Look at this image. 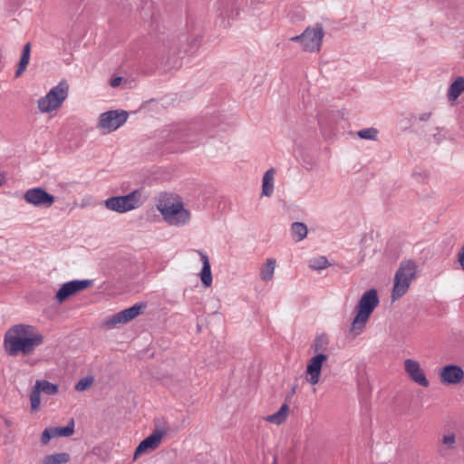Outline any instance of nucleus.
<instances>
[{"label":"nucleus","mask_w":464,"mask_h":464,"mask_svg":"<svg viewBox=\"0 0 464 464\" xmlns=\"http://www.w3.org/2000/svg\"><path fill=\"white\" fill-rule=\"evenodd\" d=\"M44 337L30 324H19L9 328L4 338V347L9 356L31 354L44 343Z\"/></svg>","instance_id":"1"},{"label":"nucleus","mask_w":464,"mask_h":464,"mask_svg":"<svg viewBox=\"0 0 464 464\" xmlns=\"http://www.w3.org/2000/svg\"><path fill=\"white\" fill-rule=\"evenodd\" d=\"M380 300L376 289L366 291L355 306L356 315L350 327V334L353 336L361 334L374 309L379 305Z\"/></svg>","instance_id":"2"},{"label":"nucleus","mask_w":464,"mask_h":464,"mask_svg":"<svg viewBox=\"0 0 464 464\" xmlns=\"http://www.w3.org/2000/svg\"><path fill=\"white\" fill-rule=\"evenodd\" d=\"M328 344L329 340L325 334L319 335L314 340L313 348L317 354L309 360L305 371L306 381L312 385L320 382L323 364L328 359V356L323 353L327 350Z\"/></svg>","instance_id":"3"},{"label":"nucleus","mask_w":464,"mask_h":464,"mask_svg":"<svg viewBox=\"0 0 464 464\" xmlns=\"http://www.w3.org/2000/svg\"><path fill=\"white\" fill-rule=\"evenodd\" d=\"M417 265L412 260H405L400 264L394 276V284L391 295L392 301L401 298L407 294L412 280L416 277Z\"/></svg>","instance_id":"4"},{"label":"nucleus","mask_w":464,"mask_h":464,"mask_svg":"<svg viewBox=\"0 0 464 464\" xmlns=\"http://www.w3.org/2000/svg\"><path fill=\"white\" fill-rule=\"evenodd\" d=\"M69 94L67 81L62 80L53 87L45 96L38 100V109L41 112L48 113L59 109Z\"/></svg>","instance_id":"5"},{"label":"nucleus","mask_w":464,"mask_h":464,"mask_svg":"<svg viewBox=\"0 0 464 464\" xmlns=\"http://www.w3.org/2000/svg\"><path fill=\"white\" fill-rule=\"evenodd\" d=\"M141 192L135 189L128 195L111 197L105 200V207L118 213H125L141 206Z\"/></svg>","instance_id":"6"},{"label":"nucleus","mask_w":464,"mask_h":464,"mask_svg":"<svg viewBox=\"0 0 464 464\" xmlns=\"http://www.w3.org/2000/svg\"><path fill=\"white\" fill-rule=\"evenodd\" d=\"M324 35L323 26L316 24L314 27H307L300 35L292 37V42L302 44L305 52H318Z\"/></svg>","instance_id":"7"},{"label":"nucleus","mask_w":464,"mask_h":464,"mask_svg":"<svg viewBox=\"0 0 464 464\" xmlns=\"http://www.w3.org/2000/svg\"><path fill=\"white\" fill-rule=\"evenodd\" d=\"M164 219L172 226H181L188 222L190 213L182 203L160 204L158 206Z\"/></svg>","instance_id":"8"},{"label":"nucleus","mask_w":464,"mask_h":464,"mask_svg":"<svg viewBox=\"0 0 464 464\" xmlns=\"http://www.w3.org/2000/svg\"><path fill=\"white\" fill-rule=\"evenodd\" d=\"M128 116V112L125 111H108L101 114L98 128L104 133L112 132L127 121Z\"/></svg>","instance_id":"9"},{"label":"nucleus","mask_w":464,"mask_h":464,"mask_svg":"<svg viewBox=\"0 0 464 464\" xmlns=\"http://www.w3.org/2000/svg\"><path fill=\"white\" fill-rule=\"evenodd\" d=\"M26 203L38 208H50L55 201V198L43 188L37 187L27 189L24 194Z\"/></svg>","instance_id":"10"},{"label":"nucleus","mask_w":464,"mask_h":464,"mask_svg":"<svg viewBox=\"0 0 464 464\" xmlns=\"http://www.w3.org/2000/svg\"><path fill=\"white\" fill-rule=\"evenodd\" d=\"M147 307L145 303H138L133 306L124 309L111 316L106 322L105 325L108 327H114L118 324H126L141 314Z\"/></svg>","instance_id":"11"},{"label":"nucleus","mask_w":464,"mask_h":464,"mask_svg":"<svg viewBox=\"0 0 464 464\" xmlns=\"http://www.w3.org/2000/svg\"><path fill=\"white\" fill-rule=\"evenodd\" d=\"M92 285V281L89 279L84 280H72L62 285L56 293V300L61 304L64 302L69 296L84 290Z\"/></svg>","instance_id":"12"},{"label":"nucleus","mask_w":464,"mask_h":464,"mask_svg":"<svg viewBox=\"0 0 464 464\" xmlns=\"http://www.w3.org/2000/svg\"><path fill=\"white\" fill-rule=\"evenodd\" d=\"M167 434L166 429H156L153 432L145 438L136 448L134 452V458L136 459L139 455L148 451L156 450L162 438Z\"/></svg>","instance_id":"13"},{"label":"nucleus","mask_w":464,"mask_h":464,"mask_svg":"<svg viewBox=\"0 0 464 464\" xmlns=\"http://www.w3.org/2000/svg\"><path fill=\"white\" fill-rule=\"evenodd\" d=\"M404 370L409 378L420 386L426 388L430 385L424 371L420 368V364L418 361L406 359L404 361Z\"/></svg>","instance_id":"14"},{"label":"nucleus","mask_w":464,"mask_h":464,"mask_svg":"<svg viewBox=\"0 0 464 464\" xmlns=\"http://www.w3.org/2000/svg\"><path fill=\"white\" fill-rule=\"evenodd\" d=\"M464 372L459 365L449 364L441 368L440 372V382L444 384H458L462 382Z\"/></svg>","instance_id":"15"},{"label":"nucleus","mask_w":464,"mask_h":464,"mask_svg":"<svg viewBox=\"0 0 464 464\" xmlns=\"http://www.w3.org/2000/svg\"><path fill=\"white\" fill-rule=\"evenodd\" d=\"M202 261V269L199 273L200 280L206 287L212 285V273L208 256L201 250L197 251Z\"/></svg>","instance_id":"16"},{"label":"nucleus","mask_w":464,"mask_h":464,"mask_svg":"<svg viewBox=\"0 0 464 464\" xmlns=\"http://www.w3.org/2000/svg\"><path fill=\"white\" fill-rule=\"evenodd\" d=\"M276 169L271 168L267 169L262 180V195L270 197L274 191V179H275Z\"/></svg>","instance_id":"17"},{"label":"nucleus","mask_w":464,"mask_h":464,"mask_svg":"<svg viewBox=\"0 0 464 464\" xmlns=\"http://www.w3.org/2000/svg\"><path fill=\"white\" fill-rule=\"evenodd\" d=\"M30 53H31V44H30V43H27L24 44L23 51H22L18 67L15 72L16 78L21 76L23 74V72L26 70V67L30 61Z\"/></svg>","instance_id":"18"},{"label":"nucleus","mask_w":464,"mask_h":464,"mask_svg":"<svg viewBox=\"0 0 464 464\" xmlns=\"http://www.w3.org/2000/svg\"><path fill=\"white\" fill-rule=\"evenodd\" d=\"M288 411V405L284 403L276 413L266 416L265 420L267 422L279 425L285 420Z\"/></svg>","instance_id":"19"},{"label":"nucleus","mask_w":464,"mask_h":464,"mask_svg":"<svg viewBox=\"0 0 464 464\" xmlns=\"http://www.w3.org/2000/svg\"><path fill=\"white\" fill-rule=\"evenodd\" d=\"M464 92V78L458 77L450 86L448 98L450 101H455Z\"/></svg>","instance_id":"20"},{"label":"nucleus","mask_w":464,"mask_h":464,"mask_svg":"<svg viewBox=\"0 0 464 464\" xmlns=\"http://www.w3.org/2000/svg\"><path fill=\"white\" fill-rule=\"evenodd\" d=\"M276 261L274 258H268L260 268V278L263 281H270L274 276Z\"/></svg>","instance_id":"21"},{"label":"nucleus","mask_w":464,"mask_h":464,"mask_svg":"<svg viewBox=\"0 0 464 464\" xmlns=\"http://www.w3.org/2000/svg\"><path fill=\"white\" fill-rule=\"evenodd\" d=\"M34 388H36L39 392H44L48 395H53L58 392V386L45 380L36 381Z\"/></svg>","instance_id":"22"},{"label":"nucleus","mask_w":464,"mask_h":464,"mask_svg":"<svg viewBox=\"0 0 464 464\" xmlns=\"http://www.w3.org/2000/svg\"><path fill=\"white\" fill-rule=\"evenodd\" d=\"M70 460V456L68 453H55L45 456L42 464H65Z\"/></svg>","instance_id":"23"},{"label":"nucleus","mask_w":464,"mask_h":464,"mask_svg":"<svg viewBox=\"0 0 464 464\" xmlns=\"http://www.w3.org/2000/svg\"><path fill=\"white\" fill-rule=\"evenodd\" d=\"M291 231L295 241H301L306 237L308 229L305 224L302 222H295L291 226Z\"/></svg>","instance_id":"24"},{"label":"nucleus","mask_w":464,"mask_h":464,"mask_svg":"<svg viewBox=\"0 0 464 464\" xmlns=\"http://www.w3.org/2000/svg\"><path fill=\"white\" fill-rule=\"evenodd\" d=\"M55 437H69L74 432V421L71 420L67 426L53 428Z\"/></svg>","instance_id":"25"},{"label":"nucleus","mask_w":464,"mask_h":464,"mask_svg":"<svg viewBox=\"0 0 464 464\" xmlns=\"http://www.w3.org/2000/svg\"><path fill=\"white\" fill-rule=\"evenodd\" d=\"M329 266V262L325 256H319L309 261V267L313 270H321Z\"/></svg>","instance_id":"26"},{"label":"nucleus","mask_w":464,"mask_h":464,"mask_svg":"<svg viewBox=\"0 0 464 464\" xmlns=\"http://www.w3.org/2000/svg\"><path fill=\"white\" fill-rule=\"evenodd\" d=\"M378 130L375 128H366L359 130L357 135L363 140H375L377 139Z\"/></svg>","instance_id":"27"},{"label":"nucleus","mask_w":464,"mask_h":464,"mask_svg":"<svg viewBox=\"0 0 464 464\" xmlns=\"http://www.w3.org/2000/svg\"><path fill=\"white\" fill-rule=\"evenodd\" d=\"M93 383V377L86 376L82 378L75 385V390L77 392H83L89 389Z\"/></svg>","instance_id":"28"},{"label":"nucleus","mask_w":464,"mask_h":464,"mask_svg":"<svg viewBox=\"0 0 464 464\" xmlns=\"http://www.w3.org/2000/svg\"><path fill=\"white\" fill-rule=\"evenodd\" d=\"M40 393L41 392H39V391H37L36 388H34V387L30 393L31 408L33 411L37 410L40 406V403H41Z\"/></svg>","instance_id":"29"},{"label":"nucleus","mask_w":464,"mask_h":464,"mask_svg":"<svg viewBox=\"0 0 464 464\" xmlns=\"http://www.w3.org/2000/svg\"><path fill=\"white\" fill-rule=\"evenodd\" d=\"M53 429H45L41 436V441L43 444H47L52 438H54Z\"/></svg>","instance_id":"30"},{"label":"nucleus","mask_w":464,"mask_h":464,"mask_svg":"<svg viewBox=\"0 0 464 464\" xmlns=\"http://www.w3.org/2000/svg\"><path fill=\"white\" fill-rule=\"evenodd\" d=\"M456 441V437L454 434L444 435L442 438V443L447 446L449 449H452L454 447Z\"/></svg>","instance_id":"31"},{"label":"nucleus","mask_w":464,"mask_h":464,"mask_svg":"<svg viewBox=\"0 0 464 464\" xmlns=\"http://www.w3.org/2000/svg\"><path fill=\"white\" fill-rule=\"evenodd\" d=\"M199 44H200V38L194 37L190 41L188 47L184 49V52L185 53H193L199 46Z\"/></svg>","instance_id":"32"},{"label":"nucleus","mask_w":464,"mask_h":464,"mask_svg":"<svg viewBox=\"0 0 464 464\" xmlns=\"http://www.w3.org/2000/svg\"><path fill=\"white\" fill-rule=\"evenodd\" d=\"M180 52L179 48L178 46H176L174 44H169L168 45L165 46V49H164V54L166 55H169L171 53L173 54H176V53H179Z\"/></svg>","instance_id":"33"},{"label":"nucleus","mask_w":464,"mask_h":464,"mask_svg":"<svg viewBox=\"0 0 464 464\" xmlns=\"http://www.w3.org/2000/svg\"><path fill=\"white\" fill-rule=\"evenodd\" d=\"M122 82V77H115L111 81V86L113 88L118 87Z\"/></svg>","instance_id":"34"},{"label":"nucleus","mask_w":464,"mask_h":464,"mask_svg":"<svg viewBox=\"0 0 464 464\" xmlns=\"http://www.w3.org/2000/svg\"><path fill=\"white\" fill-rule=\"evenodd\" d=\"M430 117V113H422L420 116V121H428Z\"/></svg>","instance_id":"35"},{"label":"nucleus","mask_w":464,"mask_h":464,"mask_svg":"<svg viewBox=\"0 0 464 464\" xmlns=\"http://www.w3.org/2000/svg\"><path fill=\"white\" fill-rule=\"evenodd\" d=\"M5 182V175L4 172L0 171V186H2Z\"/></svg>","instance_id":"36"},{"label":"nucleus","mask_w":464,"mask_h":464,"mask_svg":"<svg viewBox=\"0 0 464 464\" xmlns=\"http://www.w3.org/2000/svg\"><path fill=\"white\" fill-rule=\"evenodd\" d=\"M295 390H296V386H293V388L291 389V392L290 393L288 394L287 398H289L290 396H293L295 393Z\"/></svg>","instance_id":"37"},{"label":"nucleus","mask_w":464,"mask_h":464,"mask_svg":"<svg viewBox=\"0 0 464 464\" xmlns=\"http://www.w3.org/2000/svg\"><path fill=\"white\" fill-rule=\"evenodd\" d=\"M185 142H193V140H189L188 138L184 139Z\"/></svg>","instance_id":"38"}]
</instances>
